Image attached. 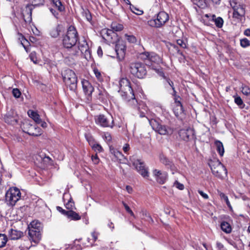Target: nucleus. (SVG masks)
I'll return each mask as SVG.
<instances>
[{
  "label": "nucleus",
  "mask_w": 250,
  "mask_h": 250,
  "mask_svg": "<svg viewBox=\"0 0 250 250\" xmlns=\"http://www.w3.org/2000/svg\"><path fill=\"white\" fill-rule=\"evenodd\" d=\"M120 93L123 99L127 102L129 105L135 107L137 105V101L136 100L132 87L130 86L129 81L126 78L121 79L119 82Z\"/></svg>",
  "instance_id": "f257e3e1"
},
{
  "label": "nucleus",
  "mask_w": 250,
  "mask_h": 250,
  "mask_svg": "<svg viewBox=\"0 0 250 250\" xmlns=\"http://www.w3.org/2000/svg\"><path fill=\"white\" fill-rule=\"evenodd\" d=\"M141 58L144 60L146 65L151 67L160 76L166 78L161 69L158 68L155 64H158L162 62L161 58L154 52H144L140 54Z\"/></svg>",
  "instance_id": "f03ea898"
},
{
  "label": "nucleus",
  "mask_w": 250,
  "mask_h": 250,
  "mask_svg": "<svg viewBox=\"0 0 250 250\" xmlns=\"http://www.w3.org/2000/svg\"><path fill=\"white\" fill-rule=\"evenodd\" d=\"M78 40V35L76 28L73 26H70L63 37L62 44L65 48H72V52L76 48L75 45Z\"/></svg>",
  "instance_id": "7ed1b4c3"
},
{
  "label": "nucleus",
  "mask_w": 250,
  "mask_h": 250,
  "mask_svg": "<svg viewBox=\"0 0 250 250\" xmlns=\"http://www.w3.org/2000/svg\"><path fill=\"white\" fill-rule=\"evenodd\" d=\"M208 165L212 174L215 177L223 179L227 176V169L218 160H209Z\"/></svg>",
  "instance_id": "20e7f679"
},
{
  "label": "nucleus",
  "mask_w": 250,
  "mask_h": 250,
  "mask_svg": "<svg viewBox=\"0 0 250 250\" xmlns=\"http://www.w3.org/2000/svg\"><path fill=\"white\" fill-rule=\"evenodd\" d=\"M63 82L69 89L75 91L77 87V77L72 70L67 69L62 73Z\"/></svg>",
  "instance_id": "39448f33"
},
{
  "label": "nucleus",
  "mask_w": 250,
  "mask_h": 250,
  "mask_svg": "<svg viewBox=\"0 0 250 250\" xmlns=\"http://www.w3.org/2000/svg\"><path fill=\"white\" fill-rule=\"evenodd\" d=\"M21 193L20 189L16 187H12L9 189L5 194V201L7 205L14 206L21 199Z\"/></svg>",
  "instance_id": "423d86ee"
},
{
  "label": "nucleus",
  "mask_w": 250,
  "mask_h": 250,
  "mask_svg": "<svg viewBox=\"0 0 250 250\" xmlns=\"http://www.w3.org/2000/svg\"><path fill=\"white\" fill-rule=\"evenodd\" d=\"M150 124L152 128L160 135H168L173 133V129L171 127L163 125L161 122L152 120L150 121Z\"/></svg>",
  "instance_id": "0eeeda50"
},
{
  "label": "nucleus",
  "mask_w": 250,
  "mask_h": 250,
  "mask_svg": "<svg viewBox=\"0 0 250 250\" xmlns=\"http://www.w3.org/2000/svg\"><path fill=\"white\" fill-rule=\"evenodd\" d=\"M168 20V15L164 11H161L157 14L156 18L149 20L148 23L151 27L160 28L165 25Z\"/></svg>",
  "instance_id": "6e6552de"
},
{
  "label": "nucleus",
  "mask_w": 250,
  "mask_h": 250,
  "mask_svg": "<svg viewBox=\"0 0 250 250\" xmlns=\"http://www.w3.org/2000/svg\"><path fill=\"white\" fill-rule=\"evenodd\" d=\"M130 72L135 77L142 79L146 74L145 65L140 62L131 63L129 67Z\"/></svg>",
  "instance_id": "1a4fd4ad"
},
{
  "label": "nucleus",
  "mask_w": 250,
  "mask_h": 250,
  "mask_svg": "<svg viewBox=\"0 0 250 250\" xmlns=\"http://www.w3.org/2000/svg\"><path fill=\"white\" fill-rule=\"evenodd\" d=\"M95 121L97 125L104 127L112 128L114 126V120L112 116H105L103 114L95 117Z\"/></svg>",
  "instance_id": "9d476101"
},
{
  "label": "nucleus",
  "mask_w": 250,
  "mask_h": 250,
  "mask_svg": "<svg viewBox=\"0 0 250 250\" xmlns=\"http://www.w3.org/2000/svg\"><path fill=\"white\" fill-rule=\"evenodd\" d=\"M130 161L135 169L144 178H147L149 177L148 169L143 161L140 159H135L133 157L130 158Z\"/></svg>",
  "instance_id": "9b49d317"
},
{
  "label": "nucleus",
  "mask_w": 250,
  "mask_h": 250,
  "mask_svg": "<svg viewBox=\"0 0 250 250\" xmlns=\"http://www.w3.org/2000/svg\"><path fill=\"white\" fill-rule=\"evenodd\" d=\"M81 52L83 54L86 58V56L89 55L90 56V50L88 45L86 41L83 39L79 42L78 49L76 48L73 50L70 53V55L72 56L78 55L79 53Z\"/></svg>",
  "instance_id": "f8f14e48"
},
{
  "label": "nucleus",
  "mask_w": 250,
  "mask_h": 250,
  "mask_svg": "<svg viewBox=\"0 0 250 250\" xmlns=\"http://www.w3.org/2000/svg\"><path fill=\"white\" fill-rule=\"evenodd\" d=\"M23 131L30 135L37 136L41 135V129L36 125H33L28 122L23 123L21 126Z\"/></svg>",
  "instance_id": "ddd939ff"
},
{
  "label": "nucleus",
  "mask_w": 250,
  "mask_h": 250,
  "mask_svg": "<svg viewBox=\"0 0 250 250\" xmlns=\"http://www.w3.org/2000/svg\"><path fill=\"white\" fill-rule=\"evenodd\" d=\"M230 4L233 9V17L240 19L245 15V10L243 6L234 0L230 1Z\"/></svg>",
  "instance_id": "4468645a"
},
{
  "label": "nucleus",
  "mask_w": 250,
  "mask_h": 250,
  "mask_svg": "<svg viewBox=\"0 0 250 250\" xmlns=\"http://www.w3.org/2000/svg\"><path fill=\"white\" fill-rule=\"evenodd\" d=\"M115 51L118 59L119 61H122L125 55L126 45L125 43L123 41H118L116 44Z\"/></svg>",
  "instance_id": "2eb2a0df"
},
{
  "label": "nucleus",
  "mask_w": 250,
  "mask_h": 250,
  "mask_svg": "<svg viewBox=\"0 0 250 250\" xmlns=\"http://www.w3.org/2000/svg\"><path fill=\"white\" fill-rule=\"evenodd\" d=\"M33 9V6L27 4L21 10V14L25 22L30 23L32 21V12Z\"/></svg>",
  "instance_id": "dca6fc26"
},
{
  "label": "nucleus",
  "mask_w": 250,
  "mask_h": 250,
  "mask_svg": "<svg viewBox=\"0 0 250 250\" xmlns=\"http://www.w3.org/2000/svg\"><path fill=\"white\" fill-rule=\"evenodd\" d=\"M152 173L157 182L160 184H164L167 179V173L165 171L155 169L153 170Z\"/></svg>",
  "instance_id": "f3484780"
},
{
  "label": "nucleus",
  "mask_w": 250,
  "mask_h": 250,
  "mask_svg": "<svg viewBox=\"0 0 250 250\" xmlns=\"http://www.w3.org/2000/svg\"><path fill=\"white\" fill-rule=\"evenodd\" d=\"M83 89L85 95L87 97L89 100L91 98L92 92L94 91V87L92 84L86 80H83L82 81Z\"/></svg>",
  "instance_id": "a211bd4d"
},
{
  "label": "nucleus",
  "mask_w": 250,
  "mask_h": 250,
  "mask_svg": "<svg viewBox=\"0 0 250 250\" xmlns=\"http://www.w3.org/2000/svg\"><path fill=\"white\" fill-rule=\"evenodd\" d=\"M101 35L103 38L109 43H112L115 41L113 39L116 37V34L112 30L104 29L102 30Z\"/></svg>",
  "instance_id": "6ab92c4d"
},
{
  "label": "nucleus",
  "mask_w": 250,
  "mask_h": 250,
  "mask_svg": "<svg viewBox=\"0 0 250 250\" xmlns=\"http://www.w3.org/2000/svg\"><path fill=\"white\" fill-rule=\"evenodd\" d=\"M181 138L186 141H188L194 138V130L190 128L187 129H181L179 132Z\"/></svg>",
  "instance_id": "aec40b11"
},
{
  "label": "nucleus",
  "mask_w": 250,
  "mask_h": 250,
  "mask_svg": "<svg viewBox=\"0 0 250 250\" xmlns=\"http://www.w3.org/2000/svg\"><path fill=\"white\" fill-rule=\"evenodd\" d=\"M4 121L10 125H15L18 122V117L14 112H9L4 116Z\"/></svg>",
  "instance_id": "412c9836"
},
{
  "label": "nucleus",
  "mask_w": 250,
  "mask_h": 250,
  "mask_svg": "<svg viewBox=\"0 0 250 250\" xmlns=\"http://www.w3.org/2000/svg\"><path fill=\"white\" fill-rule=\"evenodd\" d=\"M28 235L30 239L34 242H37L41 238V234L40 230L33 228H28Z\"/></svg>",
  "instance_id": "4be33fe9"
},
{
  "label": "nucleus",
  "mask_w": 250,
  "mask_h": 250,
  "mask_svg": "<svg viewBox=\"0 0 250 250\" xmlns=\"http://www.w3.org/2000/svg\"><path fill=\"white\" fill-rule=\"evenodd\" d=\"M23 236V232L21 231L10 229L8 232L9 238L11 240H18Z\"/></svg>",
  "instance_id": "5701e85b"
},
{
  "label": "nucleus",
  "mask_w": 250,
  "mask_h": 250,
  "mask_svg": "<svg viewBox=\"0 0 250 250\" xmlns=\"http://www.w3.org/2000/svg\"><path fill=\"white\" fill-rule=\"evenodd\" d=\"M159 158L161 163L165 165L167 168H170L172 171L175 170L174 165L166 157L163 155H160Z\"/></svg>",
  "instance_id": "b1692460"
},
{
  "label": "nucleus",
  "mask_w": 250,
  "mask_h": 250,
  "mask_svg": "<svg viewBox=\"0 0 250 250\" xmlns=\"http://www.w3.org/2000/svg\"><path fill=\"white\" fill-rule=\"evenodd\" d=\"M109 148L110 153L113 154L118 160L121 161H122L123 159H125L124 156L123 155L121 151L118 150L112 146H110Z\"/></svg>",
  "instance_id": "393cba45"
},
{
  "label": "nucleus",
  "mask_w": 250,
  "mask_h": 250,
  "mask_svg": "<svg viewBox=\"0 0 250 250\" xmlns=\"http://www.w3.org/2000/svg\"><path fill=\"white\" fill-rule=\"evenodd\" d=\"M176 105L173 109V112L174 113L175 115L177 117H178L181 114L183 113V108L181 103L179 101H176Z\"/></svg>",
  "instance_id": "a878e982"
},
{
  "label": "nucleus",
  "mask_w": 250,
  "mask_h": 250,
  "mask_svg": "<svg viewBox=\"0 0 250 250\" xmlns=\"http://www.w3.org/2000/svg\"><path fill=\"white\" fill-rule=\"evenodd\" d=\"M66 217L68 219L74 221H78L81 219V216L78 213L73 210H68V213Z\"/></svg>",
  "instance_id": "bb28decb"
},
{
  "label": "nucleus",
  "mask_w": 250,
  "mask_h": 250,
  "mask_svg": "<svg viewBox=\"0 0 250 250\" xmlns=\"http://www.w3.org/2000/svg\"><path fill=\"white\" fill-rule=\"evenodd\" d=\"M215 145L219 155L221 156H223L224 153V148L222 143L220 141L217 140L215 142Z\"/></svg>",
  "instance_id": "cd10ccee"
},
{
  "label": "nucleus",
  "mask_w": 250,
  "mask_h": 250,
  "mask_svg": "<svg viewBox=\"0 0 250 250\" xmlns=\"http://www.w3.org/2000/svg\"><path fill=\"white\" fill-rule=\"evenodd\" d=\"M217 194L220 196L221 199L222 200H224L226 202L229 208L231 210L232 208L229 200L228 196L219 190H217Z\"/></svg>",
  "instance_id": "c85d7f7f"
},
{
  "label": "nucleus",
  "mask_w": 250,
  "mask_h": 250,
  "mask_svg": "<svg viewBox=\"0 0 250 250\" xmlns=\"http://www.w3.org/2000/svg\"><path fill=\"white\" fill-rule=\"evenodd\" d=\"M28 114L29 116L32 118L36 123L41 122V119L40 118L39 115L36 112L29 110L28 111Z\"/></svg>",
  "instance_id": "c756f323"
},
{
  "label": "nucleus",
  "mask_w": 250,
  "mask_h": 250,
  "mask_svg": "<svg viewBox=\"0 0 250 250\" xmlns=\"http://www.w3.org/2000/svg\"><path fill=\"white\" fill-rule=\"evenodd\" d=\"M221 228L223 231L227 233H229L231 231V226L229 223L225 221L221 223Z\"/></svg>",
  "instance_id": "7c9ffc66"
},
{
  "label": "nucleus",
  "mask_w": 250,
  "mask_h": 250,
  "mask_svg": "<svg viewBox=\"0 0 250 250\" xmlns=\"http://www.w3.org/2000/svg\"><path fill=\"white\" fill-rule=\"evenodd\" d=\"M212 20L214 21L215 25L218 28H221L224 23V21L221 17L216 18L215 15H212Z\"/></svg>",
  "instance_id": "2f4dec72"
},
{
  "label": "nucleus",
  "mask_w": 250,
  "mask_h": 250,
  "mask_svg": "<svg viewBox=\"0 0 250 250\" xmlns=\"http://www.w3.org/2000/svg\"><path fill=\"white\" fill-rule=\"evenodd\" d=\"M52 3L55 7L57 8L60 12H62L64 10V7L62 5L60 0H51Z\"/></svg>",
  "instance_id": "473e14b6"
},
{
  "label": "nucleus",
  "mask_w": 250,
  "mask_h": 250,
  "mask_svg": "<svg viewBox=\"0 0 250 250\" xmlns=\"http://www.w3.org/2000/svg\"><path fill=\"white\" fill-rule=\"evenodd\" d=\"M60 26H57L54 28H53L50 32V34L51 36V37L53 38H57L60 34Z\"/></svg>",
  "instance_id": "72a5a7b5"
},
{
  "label": "nucleus",
  "mask_w": 250,
  "mask_h": 250,
  "mask_svg": "<svg viewBox=\"0 0 250 250\" xmlns=\"http://www.w3.org/2000/svg\"><path fill=\"white\" fill-rule=\"evenodd\" d=\"M7 240V237L5 234L0 233V248L5 246Z\"/></svg>",
  "instance_id": "f704fd0d"
},
{
  "label": "nucleus",
  "mask_w": 250,
  "mask_h": 250,
  "mask_svg": "<svg viewBox=\"0 0 250 250\" xmlns=\"http://www.w3.org/2000/svg\"><path fill=\"white\" fill-rule=\"evenodd\" d=\"M194 4L196 5L201 8H204L206 6V3L204 0H191Z\"/></svg>",
  "instance_id": "c9c22d12"
},
{
  "label": "nucleus",
  "mask_w": 250,
  "mask_h": 250,
  "mask_svg": "<svg viewBox=\"0 0 250 250\" xmlns=\"http://www.w3.org/2000/svg\"><path fill=\"white\" fill-rule=\"evenodd\" d=\"M65 206L68 210H73L74 209H76L74 202L72 201L71 198L65 204Z\"/></svg>",
  "instance_id": "e433bc0d"
},
{
  "label": "nucleus",
  "mask_w": 250,
  "mask_h": 250,
  "mask_svg": "<svg viewBox=\"0 0 250 250\" xmlns=\"http://www.w3.org/2000/svg\"><path fill=\"white\" fill-rule=\"evenodd\" d=\"M111 27L112 30L115 31H120L123 29V25L122 24L116 22L112 23Z\"/></svg>",
  "instance_id": "4c0bfd02"
},
{
  "label": "nucleus",
  "mask_w": 250,
  "mask_h": 250,
  "mask_svg": "<svg viewBox=\"0 0 250 250\" xmlns=\"http://www.w3.org/2000/svg\"><path fill=\"white\" fill-rule=\"evenodd\" d=\"M130 8L131 11L137 15H141L143 14L142 10H139L138 8L135 7L134 6L130 4Z\"/></svg>",
  "instance_id": "58836bf2"
},
{
  "label": "nucleus",
  "mask_w": 250,
  "mask_h": 250,
  "mask_svg": "<svg viewBox=\"0 0 250 250\" xmlns=\"http://www.w3.org/2000/svg\"><path fill=\"white\" fill-rule=\"evenodd\" d=\"M40 223L36 221H32L30 225L28 226V228H33L35 229H38L40 230Z\"/></svg>",
  "instance_id": "ea45409f"
},
{
  "label": "nucleus",
  "mask_w": 250,
  "mask_h": 250,
  "mask_svg": "<svg viewBox=\"0 0 250 250\" xmlns=\"http://www.w3.org/2000/svg\"><path fill=\"white\" fill-rule=\"evenodd\" d=\"M91 146L92 148V149L95 151L101 152L103 151V149L101 146L96 143H94Z\"/></svg>",
  "instance_id": "a19ab883"
},
{
  "label": "nucleus",
  "mask_w": 250,
  "mask_h": 250,
  "mask_svg": "<svg viewBox=\"0 0 250 250\" xmlns=\"http://www.w3.org/2000/svg\"><path fill=\"white\" fill-rule=\"evenodd\" d=\"M240 44L242 47H246L250 45V42L247 38H244L240 40Z\"/></svg>",
  "instance_id": "79ce46f5"
},
{
  "label": "nucleus",
  "mask_w": 250,
  "mask_h": 250,
  "mask_svg": "<svg viewBox=\"0 0 250 250\" xmlns=\"http://www.w3.org/2000/svg\"><path fill=\"white\" fill-rule=\"evenodd\" d=\"M169 49H171L172 51H173L175 53L180 54L182 55H183L182 53L181 52L180 50L179 49L178 47L175 44H170Z\"/></svg>",
  "instance_id": "37998d69"
},
{
  "label": "nucleus",
  "mask_w": 250,
  "mask_h": 250,
  "mask_svg": "<svg viewBox=\"0 0 250 250\" xmlns=\"http://www.w3.org/2000/svg\"><path fill=\"white\" fill-rule=\"evenodd\" d=\"M85 136L86 140L87 141L90 146H91L92 145L96 143L93 137L91 135L89 134H85Z\"/></svg>",
  "instance_id": "c03bdc74"
},
{
  "label": "nucleus",
  "mask_w": 250,
  "mask_h": 250,
  "mask_svg": "<svg viewBox=\"0 0 250 250\" xmlns=\"http://www.w3.org/2000/svg\"><path fill=\"white\" fill-rule=\"evenodd\" d=\"M177 43L178 44V45H179L181 47L183 48H186L187 47L186 42L183 41V40H177Z\"/></svg>",
  "instance_id": "a18cd8bd"
},
{
  "label": "nucleus",
  "mask_w": 250,
  "mask_h": 250,
  "mask_svg": "<svg viewBox=\"0 0 250 250\" xmlns=\"http://www.w3.org/2000/svg\"><path fill=\"white\" fill-rule=\"evenodd\" d=\"M12 94L16 98H19L21 95V92L18 88H14L12 90Z\"/></svg>",
  "instance_id": "49530a36"
},
{
  "label": "nucleus",
  "mask_w": 250,
  "mask_h": 250,
  "mask_svg": "<svg viewBox=\"0 0 250 250\" xmlns=\"http://www.w3.org/2000/svg\"><path fill=\"white\" fill-rule=\"evenodd\" d=\"M123 205L124 206L126 211L130 214L132 216L135 217V215L134 213L132 212V211L131 210L130 208L128 206V205L125 204V202H123Z\"/></svg>",
  "instance_id": "de8ad7c7"
},
{
  "label": "nucleus",
  "mask_w": 250,
  "mask_h": 250,
  "mask_svg": "<svg viewBox=\"0 0 250 250\" xmlns=\"http://www.w3.org/2000/svg\"><path fill=\"white\" fill-rule=\"evenodd\" d=\"M242 92L245 95H248L250 94V88L247 86H244L242 87Z\"/></svg>",
  "instance_id": "09e8293b"
},
{
  "label": "nucleus",
  "mask_w": 250,
  "mask_h": 250,
  "mask_svg": "<svg viewBox=\"0 0 250 250\" xmlns=\"http://www.w3.org/2000/svg\"><path fill=\"white\" fill-rule=\"evenodd\" d=\"M234 102L238 106L242 107L241 106L243 104V102L242 99L240 97H235L234 98Z\"/></svg>",
  "instance_id": "8fccbe9b"
},
{
  "label": "nucleus",
  "mask_w": 250,
  "mask_h": 250,
  "mask_svg": "<svg viewBox=\"0 0 250 250\" xmlns=\"http://www.w3.org/2000/svg\"><path fill=\"white\" fill-rule=\"evenodd\" d=\"M57 210L61 212L62 214L67 216V215L68 213V210H65V209H63L62 208L59 206H57L56 207Z\"/></svg>",
  "instance_id": "3c124183"
},
{
  "label": "nucleus",
  "mask_w": 250,
  "mask_h": 250,
  "mask_svg": "<svg viewBox=\"0 0 250 250\" xmlns=\"http://www.w3.org/2000/svg\"><path fill=\"white\" fill-rule=\"evenodd\" d=\"M126 39L130 42H135L136 41V38L132 35H125Z\"/></svg>",
  "instance_id": "603ef678"
},
{
  "label": "nucleus",
  "mask_w": 250,
  "mask_h": 250,
  "mask_svg": "<svg viewBox=\"0 0 250 250\" xmlns=\"http://www.w3.org/2000/svg\"><path fill=\"white\" fill-rule=\"evenodd\" d=\"M18 39L19 40L21 41V44L23 46V47L25 48V47L24 46V45H23V42L24 41H26V42H27V41L25 39V38H24V37L21 34V33H18Z\"/></svg>",
  "instance_id": "864d4df0"
},
{
  "label": "nucleus",
  "mask_w": 250,
  "mask_h": 250,
  "mask_svg": "<svg viewBox=\"0 0 250 250\" xmlns=\"http://www.w3.org/2000/svg\"><path fill=\"white\" fill-rule=\"evenodd\" d=\"M174 186H175L177 188L183 190L184 188V186L182 184L178 182V181H175L174 184Z\"/></svg>",
  "instance_id": "5fc2aeb1"
},
{
  "label": "nucleus",
  "mask_w": 250,
  "mask_h": 250,
  "mask_svg": "<svg viewBox=\"0 0 250 250\" xmlns=\"http://www.w3.org/2000/svg\"><path fill=\"white\" fill-rule=\"evenodd\" d=\"M91 159L94 164H97L99 163V159L97 154L92 155L91 156Z\"/></svg>",
  "instance_id": "6e6d98bb"
},
{
  "label": "nucleus",
  "mask_w": 250,
  "mask_h": 250,
  "mask_svg": "<svg viewBox=\"0 0 250 250\" xmlns=\"http://www.w3.org/2000/svg\"><path fill=\"white\" fill-rule=\"evenodd\" d=\"M94 72L98 80H101L102 78V75L100 72L97 69H94Z\"/></svg>",
  "instance_id": "4d7b16f0"
},
{
  "label": "nucleus",
  "mask_w": 250,
  "mask_h": 250,
  "mask_svg": "<svg viewBox=\"0 0 250 250\" xmlns=\"http://www.w3.org/2000/svg\"><path fill=\"white\" fill-rule=\"evenodd\" d=\"M99 235V233L95 231L91 233V235L93 239V242H95L97 240Z\"/></svg>",
  "instance_id": "13d9d810"
},
{
  "label": "nucleus",
  "mask_w": 250,
  "mask_h": 250,
  "mask_svg": "<svg viewBox=\"0 0 250 250\" xmlns=\"http://www.w3.org/2000/svg\"><path fill=\"white\" fill-rule=\"evenodd\" d=\"M50 10V11L51 12V13L52 14V15L57 19L58 18V17H59V13L56 11L55 9H54L53 8H50L49 9Z\"/></svg>",
  "instance_id": "bf43d9fd"
},
{
  "label": "nucleus",
  "mask_w": 250,
  "mask_h": 250,
  "mask_svg": "<svg viewBox=\"0 0 250 250\" xmlns=\"http://www.w3.org/2000/svg\"><path fill=\"white\" fill-rule=\"evenodd\" d=\"M198 193L200 194V195L201 196H202L204 199H208V195L207 194H206V193H204L203 191L202 190H198Z\"/></svg>",
  "instance_id": "052dcab7"
},
{
  "label": "nucleus",
  "mask_w": 250,
  "mask_h": 250,
  "mask_svg": "<svg viewBox=\"0 0 250 250\" xmlns=\"http://www.w3.org/2000/svg\"><path fill=\"white\" fill-rule=\"evenodd\" d=\"M130 149L129 145L128 144H125L123 148L124 152L126 153Z\"/></svg>",
  "instance_id": "680f3d73"
},
{
  "label": "nucleus",
  "mask_w": 250,
  "mask_h": 250,
  "mask_svg": "<svg viewBox=\"0 0 250 250\" xmlns=\"http://www.w3.org/2000/svg\"><path fill=\"white\" fill-rule=\"evenodd\" d=\"M216 246L219 250H224V246L220 242H217L216 243Z\"/></svg>",
  "instance_id": "e2e57ef3"
},
{
  "label": "nucleus",
  "mask_w": 250,
  "mask_h": 250,
  "mask_svg": "<svg viewBox=\"0 0 250 250\" xmlns=\"http://www.w3.org/2000/svg\"><path fill=\"white\" fill-rule=\"evenodd\" d=\"M86 18L88 21H90L92 19V17L88 11L85 12Z\"/></svg>",
  "instance_id": "0e129e2a"
},
{
  "label": "nucleus",
  "mask_w": 250,
  "mask_h": 250,
  "mask_svg": "<svg viewBox=\"0 0 250 250\" xmlns=\"http://www.w3.org/2000/svg\"><path fill=\"white\" fill-rule=\"evenodd\" d=\"M105 138L107 141H110L112 139L110 134L108 133L105 134Z\"/></svg>",
  "instance_id": "69168bd1"
},
{
  "label": "nucleus",
  "mask_w": 250,
  "mask_h": 250,
  "mask_svg": "<svg viewBox=\"0 0 250 250\" xmlns=\"http://www.w3.org/2000/svg\"><path fill=\"white\" fill-rule=\"evenodd\" d=\"M37 124H40L41 125L43 128H45L47 126V124L44 121H42V120L41 122H40V123H37Z\"/></svg>",
  "instance_id": "338daca9"
},
{
  "label": "nucleus",
  "mask_w": 250,
  "mask_h": 250,
  "mask_svg": "<svg viewBox=\"0 0 250 250\" xmlns=\"http://www.w3.org/2000/svg\"><path fill=\"white\" fill-rule=\"evenodd\" d=\"M244 34L245 36L250 37V29H247L246 30H245Z\"/></svg>",
  "instance_id": "774afa93"
}]
</instances>
